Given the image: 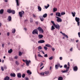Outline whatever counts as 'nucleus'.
Masks as SVG:
<instances>
[{
	"mask_svg": "<svg viewBox=\"0 0 80 80\" xmlns=\"http://www.w3.org/2000/svg\"><path fill=\"white\" fill-rule=\"evenodd\" d=\"M75 20L77 23L78 26H80V18L78 17H76L75 18Z\"/></svg>",
	"mask_w": 80,
	"mask_h": 80,
	"instance_id": "nucleus-1",
	"label": "nucleus"
},
{
	"mask_svg": "<svg viewBox=\"0 0 80 80\" xmlns=\"http://www.w3.org/2000/svg\"><path fill=\"white\" fill-rule=\"evenodd\" d=\"M56 18H57V22H62V19H61L60 18H59V17H56Z\"/></svg>",
	"mask_w": 80,
	"mask_h": 80,
	"instance_id": "nucleus-2",
	"label": "nucleus"
},
{
	"mask_svg": "<svg viewBox=\"0 0 80 80\" xmlns=\"http://www.w3.org/2000/svg\"><path fill=\"white\" fill-rule=\"evenodd\" d=\"M32 33L33 35H35V34H37V35H38V30L37 29L34 30L32 32Z\"/></svg>",
	"mask_w": 80,
	"mask_h": 80,
	"instance_id": "nucleus-3",
	"label": "nucleus"
},
{
	"mask_svg": "<svg viewBox=\"0 0 80 80\" xmlns=\"http://www.w3.org/2000/svg\"><path fill=\"white\" fill-rule=\"evenodd\" d=\"M38 31L40 33H43V30L41 28V27H39L38 28Z\"/></svg>",
	"mask_w": 80,
	"mask_h": 80,
	"instance_id": "nucleus-4",
	"label": "nucleus"
},
{
	"mask_svg": "<svg viewBox=\"0 0 80 80\" xmlns=\"http://www.w3.org/2000/svg\"><path fill=\"white\" fill-rule=\"evenodd\" d=\"M54 27H55L56 29L60 30V26L58 24H55V25L54 26Z\"/></svg>",
	"mask_w": 80,
	"mask_h": 80,
	"instance_id": "nucleus-5",
	"label": "nucleus"
},
{
	"mask_svg": "<svg viewBox=\"0 0 80 80\" xmlns=\"http://www.w3.org/2000/svg\"><path fill=\"white\" fill-rule=\"evenodd\" d=\"M24 12L23 11L19 12V14L20 17H23V15L24 14Z\"/></svg>",
	"mask_w": 80,
	"mask_h": 80,
	"instance_id": "nucleus-6",
	"label": "nucleus"
},
{
	"mask_svg": "<svg viewBox=\"0 0 80 80\" xmlns=\"http://www.w3.org/2000/svg\"><path fill=\"white\" fill-rule=\"evenodd\" d=\"M25 62L27 66H29V63H31V61L30 60L28 61L27 60H25Z\"/></svg>",
	"mask_w": 80,
	"mask_h": 80,
	"instance_id": "nucleus-7",
	"label": "nucleus"
},
{
	"mask_svg": "<svg viewBox=\"0 0 80 80\" xmlns=\"http://www.w3.org/2000/svg\"><path fill=\"white\" fill-rule=\"evenodd\" d=\"M60 33H61V34H62V35L63 36H64L65 37H66L67 38H68V36L67 35L65 34V33L62 32V31L60 32Z\"/></svg>",
	"mask_w": 80,
	"mask_h": 80,
	"instance_id": "nucleus-8",
	"label": "nucleus"
},
{
	"mask_svg": "<svg viewBox=\"0 0 80 80\" xmlns=\"http://www.w3.org/2000/svg\"><path fill=\"white\" fill-rule=\"evenodd\" d=\"M68 68H66V70H64L63 71V70H62L61 72L62 73H66V72H68Z\"/></svg>",
	"mask_w": 80,
	"mask_h": 80,
	"instance_id": "nucleus-9",
	"label": "nucleus"
},
{
	"mask_svg": "<svg viewBox=\"0 0 80 80\" xmlns=\"http://www.w3.org/2000/svg\"><path fill=\"white\" fill-rule=\"evenodd\" d=\"M73 70L74 71V72H77V70H78V68L77 67V66H75L73 68Z\"/></svg>",
	"mask_w": 80,
	"mask_h": 80,
	"instance_id": "nucleus-10",
	"label": "nucleus"
},
{
	"mask_svg": "<svg viewBox=\"0 0 80 80\" xmlns=\"http://www.w3.org/2000/svg\"><path fill=\"white\" fill-rule=\"evenodd\" d=\"M45 41L44 40H40L38 42V43H45Z\"/></svg>",
	"mask_w": 80,
	"mask_h": 80,
	"instance_id": "nucleus-11",
	"label": "nucleus"
},
{
	"mask_svg": "<svg viewBox=\"0 0 80 80\" xmlns=\"http://www.w3.org/2000/svg\"><path fill=\"white\" fill-rule=\"evenodd\" d=\"M56 16H58V17H62L61 16V14L59 12H57L56 13Z\"/></svg>",
	"mask_w": 80,
	"mask_h": 80,
	"instance_id": "nucleus-12",
	"label": "nucleus"
},
{
	"mask_svg": "<svg viewBox=\"0 0 80 80\" xmlns=\"http://www.w3.org/2000/svg\"><path fill=\"white\" fill-rule=\"evenodd\" d=\"M18 78H21L22 77V74L20 73H18L17 74Z\"/></svg>",
	"mask_w": 80,
	"mask_h": 80,
	"instance_id": "nucleus-13",
	"label": "nucleus"
},
{
	"mask_svg": "<svg viewBox=\"0 0 80 80\" xmlns=\"http://www.w3.org/2000/svg\"><path fill=\"white\" fill-rule=\"evenodd\" d=\"M39 18H40V20L41 22H43V21L44 20V18H43L42 16H39Z\"/></svg>",
	"mask_w": 80,
	"mask_h": 80,
	"instance_id": "nucleus-14",
	"label": "nucleus"
},
{
	"mask_svg": "<svg viewBox=\"0 0 80 80\" xmlns=\"http://www.w3.org/2000/svg\"><path fill=\"white\" fill-rule=\"evenodd\" d=\"M11 76L12 77H15V76H16V75H15V73H11L10 74Z\"/></svg>",
	"mask_w": 80,
	"mask_h": 80,
	"instance_id": "nucleus-15",
	"label": "nucleus"
},
{
	"mask_svg": "<svg viewBox=\"0 0 80 80\" xmlns=\"http://www.w3.org/2000/svg\"><path fill=\"white\" fill-rule=\"evenodd\" d=\"M38 9L39 12H41L42 11V8L40 6H38Z\"/></svg>",
	"mask_w": 80,
	"mask_h": 80,
	"instance_id": "nucleus-16",
	"label": "nucleus"
},
{
	"mask_svg": "<svg viewBox=\"0 0 80 80\" xmlns=\"http://www.w3.org/2000/svg\"><path fill=\"white\" fill-rule=\"evenodd\" d=\"M8 22H10V21H12V17L9 16L8 17Z\"/></svg>",
	"mask_w": 80,
	"mask_h": 80,
	"instance_id": "nucleus-17",
	"label": "nucleus"
},
{
	"mask_svg": "<svg viewBox=\"0 0 80 80\" xmlns=\"http://www.w3.org/2000/svg\"><path fill=\"white\" fill-rule=\"evenodd\" d=\"M46 47H50V48H52V47L51 46V45L48 44H46L45 45Z\"/></svg>",
	"mask_w": 80,
	"mask_h": 80,
	"instance_id": "nucleus-18",
	"label": "nucleus"
},
{
	"mask_svg": "<svg viewBox=\"0 0 80 80\" xmlns=\"http://www.w3.org/2000/svg\"><path fill=\"white\" fill-rule=\"evenodd\" d=\"M27 73L28 75H30L32 74V72L30 71V70H28L27 71Z\"/></svg>",
	"mask_w": 80,
	"mask_h": 80,
	"instance_id": "nucleus-19",
	"label": "nucleus"
},
{
	"mask_svg": "<svg viewBox=\"0 0 80 80\" xmlns=\"http://www.w3.org/2000/svg\"><path fill=\"white\" fill-rule=\"evenodd\" d=\"M10 79V78L8 76H7L5 77L4 78V80H9Z\"/></svg>",
	"mask_w": 80,
	"mask_h": 80,
	"instance_id": "nucleus-20",
	"label": "nucleus"
},
{
	"mask_svg": "<svg viewBox=\"0 0 80 80\" xmlns=\"http://www.w3.org/2000/svg\"><path fill=\"white\" fill-rule=\"evenodd\" d=\"M38 37L39 38H42V37H43V36L42 34H39L38 36Z\"/></svg>",
	"mask_w": 80,
	"mask_h": 80,
	"instance_id": "nucleus-21",
	"label": "nucleus"
},
{
	"mask_svg": "<svg viewBox=\"0 0 80 80\" xmlns=\"http://www.w3.org/2000/svg\"><path fill=\"white\" fill-rule=\"evenodd\" d=\"M7 12L8 13H12V10L11 9H8L7 11Z\"/></svg>",
	"mask_w": 80,
	"mask_h": 80,
	"instance_id": "nucleus-22",
	"label": "nucleus"
},
{
	"mask_svg": "<svg viewBox=\"0 0 80 80\" xmlns=\"http://www.w3.org/2000/svg\"><path fill=\"white\" fill-rule=\"evenodd\" d=\"M49 73H50V71H45L44 72V73L46 75H48L49 74Z\"/></svg>",
	"mask_w": 80,
	"mask_h": 80,
	"instance_id": "nucleus-23",
	"label": "nucleus"
},
{
	"mask_svg": "<svg viewBox=\"0 0 80 80\" xmlns=\"http://www.w3.org/2000/svg\"><path fill=\"white\" fill-rule=\"evenodd\" d=\"M63 77L62 76H60L58 78V80H63Z\"/></svg>",
	"mask_w": 80,
	"mask_h": 80,
	"instance_id": "nucleus-24",
	"label": "nucleus"
},
{
	"mask_svg": "<svg viewBox=\"0 0 80 80\" xmlns=\"http://www.w3.org/2000/svg\"><path fill=\"white\" fill-rule=\"evenodd\" d=\"M16 2L17 3V7H18V6H19V3H18V0H16Z\"/></svg>",
	"mask_w": 80,
	"mask_h": 80,
	"instance_id": "nucleus-25",
	"label": "nucleus"
},
{
	"mask_svg": "<svg viewBox=\"0 0 80 80\" xmlns=\"http://www.w3.org/2000/svg\"><path fill=\"white\" fill-rule=\"evenodd\" d=\"M16 31V30H15V29L13 28L12 29V33H15V32Z\"/></svg>",
	"mask_w": 80,
	"mask_h": 80,
	"instance_id": "nucleus-26",
	"label": "nucleus"
},
{
	"mask_svg": "<svg viewBox=\"0 0 80 80\" xmlns=\"http://www.w3.org/2000/svg\"><path fill=\"white\" fill-rule=\"evenodd\" d=\"M13 51V50H12V49H11L10 50H9L8 51V53H11Z\"/></svg>",
	"mask_w": 80,
	"mask_h": 80,
	"instance_id": "nucleus-27",
	"label": "nucleus"
},
{
	"mask_svg": "<svg viewBox=\"0 0 80 80\" xmlns=\"http://www.w3.org/2000/svg\"><path fill=\"white\" fill-rule=\"evenodd\" d=\"M47 17V13H45L42 16V17H43V18H46Z\"/></svg>",
	"mask_w": 80,
	"mask_h": 80,
	"instance_id": "nucleus-28",
	"label": "nucleus"
},
{
	"mask_svg": "<svg viewBox=\"0 0 80 80\" xmlns=\"http://www.w3.org/2000/svg\"><path fill=\"white\" fill-rule=\"evenodd\" d=\"M72 14L73 17H74L75 16V14H76V13L75 12H72Z\"/></svg>",
	"mask_w": 80,
	"mask_h": 80,
	"instance_id": "nucleus-29",
	"label": "nucleus"
},
{
	"mask_svg": "<svg viewBox=\"0 0 80 80\" xmlns=\"http://www.w3.org/2000/svg\"><path fill=\"white\" fill-rule=\"evenodd\" d=\"M49 7H50V5H49V4H48V6H44V7L45 8H46V9H47V8H48Z\"/></svg>",
	"mask_w": 80,
	"mask_h": 80,
	"instance_id": "nucleus-30",
	"label": "nucleus"
},
{
	"mask_svg": "<svg viewBox=\"0 0 80 80\" xmlns=\"http://www.w3.org/2000/svg\"><path fill=\"white\" fill-rule=\"evenodd\" d=\"M3 9H2L0 10V14H3Z\"/></svg>",
	"mask_w": 80,
	"mask_h": 80,
	"instance_id": "nucleus-31",
	"label": "nucleus"
},
{
	"mask_svg": "<svg viewBox=\"0 0 80 80\" xmlns=\"http://www.w3.org/2000/svg\"><path fill=\"white\" fill-rule=\"evenodd\" d=\"M55 27H54L53 26H52L51 30L52 31L53 30H54V29H55Z\"/></svg>",
	"mask_w": 80,
	"mask_h": 80,
	"instance_id": "nucleus-32",
	"label": "nucleus"
},
{
	"mask_svg": "<svg viewBox=\"0 0 80 80\" xmlns=\"http://www.w3.org/2000/svg\"><path fill=\"white\" fill-rule=\"evenodd\" d=\"M53 11L54 12H56V11H57V8H53Z\"/></svg>",
	"mask_w": 80,
	"mask_h": 80,
	"instance_id": "nucleus-33",
	"label": "nucleus"
},
{
	"mask_svg": "<svg viewBox=\"0 0 80 80\" xmlns=\"http://www.w3.org/2000/svg\"><path fill=\"white\" fill-rule=\"evenodd\" d=\"M11 13H12V14H15V11L14 10H12Z\"/></svg>",
	"mask_w": 80,
	"mask_h": 80,
	"instance_id": "nucleus-34",
	"label": "nucleus"
},
{
	"mask_svg": "<svg viewBox=\"0 0 80 80\" xmlns=\"http://www.w3.org/2000/svg\"><path fill=\"white\" fill-rule=\"evenodd\" d=\"M38 50H42V48L41 46H40L38 47Z\"/></svg>",
	"mask_w": 80,
	"mask_h": 80,
	"instance_id": "nucleus-35",
	"label": "nucleus"
},
{
	"mask_svg": "<svg viewBox=\"0 0 80 80\" xmlns=\"http://www.w3.org/2000/svg\"><path fill=\"white\" fill-rule=\"evenodd\" d=\"M15 63L17 65H19V62H18V61H16Z\"/></svg>",
	"mask_w": 80,
	"mask_h": 80,
	"instance_id": "nucleus-36",
	"label": "nucleus"
},
{
	"mask_svg": "<svg viewBox=\"0 0 80 80\" xmlns=\"http://www.w3.org/2000/svg\"><path fill=\"white\" fill-rule=\"evenodd\" d=\"M65 12H62L61 13V15L62 16V15H65Z\"/></svg>",
	"mask_w": 80,
	"mask_h": 80,
	"instance_id": "nucleus-37",
	"label": "nucleus"
},
{
	"mask_svg": "<svg viewBox=\"0 0 80 80\" xmlns=\"http://www.w3.org/2000/svg\"><path fill=\"white\" fill-rule=\"evenodd\" d=\"M51 22L53 24V26H54L55 25V24L54 22V21H51Z\"/></svg>",
	"mask_w": 80,
	"mask_h": 80,
	"instance_id": "nucleus-38",
	"label": "nucleus"
},
{
	"mask_svg": "<svg viewBox=\"0 0 80 80\" xmlns=\"http://www.w3.org/2000/svg\"><path fill=\"white\" fill-rule=\"evenodd\" d=\"M22 53L21 52H19V56H22Z\"/></svg>",
	"mask_w": 80,
	"mask_h": 80,
	"instance_id": "nucleus-39",
	"label": "nucleus"
},
{
	"mask_svg": "<svg viewBox=\"0 0 80 80\" xmlns=\"http://www.w3.org/2000/svg\"><path fill=\"white\" fill-rule=\"evenodd\" d=\"M53 56H51L49 58V59L51 60L53 59Z\"/></svg>",
	"mask_w": 80,
	"mask_h": 80,
	"instance_id": "nucleus-40",
	"label": "nucleus"
},
{
	"mask_svg": "<svg viewBox=\"0 0 80 80\" xmlns=\"http://www.w3.org/2000/svg\"><path fill=\"white\" fill-rule=\"evenodd\" d=\"M25 74H23L22 75V78H25Z\"/></svg>",
	"mask_w": 80,
	"mask_h": 80,
	"instance_id": "nucleus-41",
	"label": "nucleus"
},
{
	"mask_svg": "<svg viewBox=\"0 0 80 80\" xmlns=\"http://www.w3.org/2000/svg\"><path fill=\"white\" fill-rule=\"evenodd\" d=\"M4 69H5V70H6V69H7V66L5 65H4Z\"/></svg>",
	"mask_w": 80,
	"mask_h": 80,
	"instance_id": "nucleus-42",
	"label": "nucleus"
},
{
	"mask_svg": "<svg viewBox=\"0 0 80 80\" xmlns=\"http://www.w3.org/2000/svg\"><path fill=\"white\" fill-rule=\"evenodd\" d=\"M55 68L56 69H58V66H57V65L56 64L55 65Z\"/></svg>",
	"mask_w": 80,
	"mask_h": 80,
	"instance_id": "nucleus-43",
	"label": "nucleus"
},
{
	"mask_svg": "<svg viewBox=\"0 0 80 80\" xmlns=\"http://www.w3.org/2000/svg\"><path fill=\"white\" fill-rule=\"evenodd\" d=\"M44 48L46 51L47 50V49H48V48L47 47H44Z\"/></svg>",
	"mask_w": 80,
	"mask_h": 80,
	"instance_id": "nucleus-44",
	"label": "nucleus"
},
{
	"mask_svg": "<svg viewBox=\"0 0 80 80\" xmlns=\"http://www.w3.org/2000/svg\"><path fill=\"white\" fill-rule=\"evenodd\" d=\"M1 70H2V71H3L4 70V69L3 68V67L1 66Z\"/></svg>",
	"mask_w": 80,
	"mask_h": 80,
	"instance_id": "nucleus-45",
	"label": "nucleus"
},
{
	"mask_svg": "<svg viewBox=\"0 0 80 80\" xmlns=\"http://www.w3.org/2000/svg\"><path fill=\"white\" fill-rule=\"evenodd\" d=\"M68 67L67 68H68V69H69V68H70V63L69 62H68Z\"/></svg>",
	"mask_w": 80,
	"mask_h": 80,
	"instance_id": "nucleus-46",
	"label": "nucleus"
},
{
	"mask_svg": "<svg viewBox=\"0 0 80 80\" xmlns=\"http://www.w3.org/2000/svg\"><path fill=\"white\" fill-rule=\"evenodd\" d=\"M30 22L31 23H32L33 22V19L31 18L30 19Z\"/></svg>",
	"mask_w": 80,
	"mask_h": 80,
	"instance_id": "nucleus-47",
	"label": "nucleus"
},
{
	"mask_svg": "<svg viewBox=\"0 0 80 80\" xmlns=\"http://www.w3.org/2000/svg\"><path fill=\"white\" fill-rule=\"evenodd\" d=\"M64 68H67V65L65 64L64 66Z\"/></svg>",
	"mask_w": 80,
	"mask_h": 80,
	"instance_id": "nucleus-48",
	"label": "nucleus"
},
{
	"mask_svg": "<svg viewBox=\"0 0 80 80\" xmlns=\"http://www.w3.org/2000/svg\"><path fill=\"white\" fill-rule=\"evenodd\" d=\"M38 56L39 57H43V56H41L40 54H38Z\"/></svg>",
	"mask_w": 80,
	"mask_h": 80,
	"instance_id": "nucleus-49",
	"label": "nucleus"
},
{
	"mask_svg": "<svg viewBox=\"0 0 80 80\" xmlns=\"http://www.w3.org/2000/svg\"><path fill=\"white\" fill-rule=\"evenodd\" d=\"M33 15V17H34V18H36V17H37V16H36V15H35L34 14H32Z\"/></svg>",
	"mask_w": 80,
	"mask_h": 80,
	"instance_id": "nucleus-50",
	"label": "nucleus"
},
{
	"mask_svg": "<svg viewBox=\"0 0 80 80\" xmlns=\"http://www.w3.org/2000/svg\"><path fill=\"white\" fill-rule=\"evenodd\" d=\"M70 52H72L73 51V48H71L70 49Z\"/></svg>",
	"mask_w": 80,
	"mask_h": 80,
	"instance_id": "nucleus-51",
	"label": "nucleus"
},
{
	"mask_svg": "<svg viewBox=\"0 0 80 80\" xmlns=\"http://www.w3.org/2000/svg\"><path fill=\"white\" fill-rule=\"evenodd\" d=\"M35 59L36 60H38L37 58V56H36V54H35Z\"/></svg>",
	"mask_w": 80,
	"mask_h": 80,
	"instance_id": "nucleus-52",
	"label": "nucleus"
},
{
	"mask_svg": "<svg viewBox=\"0 0 80 80\" xmlns=\"http://www.w3.org/2000/svg\"><path fill=\"white\" fill-rule=\"evenodd\" d=\"M44 57H48V55H47V54H46L44 55Z\"/></svg>",
	"mask_w": 80,
	"mask_h": 80,
	"instance_id": "nucleus-53",
	"label": "nucleus"
},
{
	"mask_svg": "<svg viewBox=\"0 0 80 80\" xmlns=\"http://www.w3.org/2000/svg\"><path fill=\"white\" fill-rule=\"evenodd\" d=\"M15 59H17L18 58V56H16L14 57Z\"/></svg>",
	"mask_w": 80,
	"mask_h": 80,
	"instance_id": "nucleus-54",
	"label": "nucleus"
},
{
	"mask_svg": "<svg viewBox=\"0 0 80 80\" xmlns=\"http://www.w3.org/2000/svg\"><path fill=\"white\" fill-rule=\"evenodd\" d=\"M41 52H42L43 54L45 55V52H44L42 50H41Z\"/></svg>",
	"mask_w": 80,
	"mask_h": 80,
	"instance_id": "nucleus-55",
	"label": "nucleus"
},
{
	"mask_svg": "<svg viewBox=\"0 0 80 80\" xmlns=\"http://www.w3.org/2000/svg\"><path fill=\"white\" fill-rule=\"evenodd\" d=\"M7 35L8 36H9V35H10V32H8L7 33Z\"/></svg>",
	"mask_w": 80,
	"mask_h": 80,
	"instance_id": "nucleus-56",
	"label": "nucleus"
},
{
	"mask_svg": "<svg viewBox=\"0 0 80 80\" xmlns=\"http://www.w3.org/2000/svg\"><path fill=\"white\" fill-rule=\"evenodd\" d=\"M63 59V58H62V57H60L59 58V59L60 60H62V59Z\"/></svg>",
	"mask_w": 80,
	"mask_h": 80,
	"instance_id": "nucleus-57",
	"label": "nucleus"
},
{
	"mask_svg": "<svg viewBox=\"0 0 80 80\" xmlns=\"http://www.w3.org/2000/svg\"><path fill=\"white\" fill-rule=\"evenodd\" d=\"M52 51H55V49L53 48H52Z\"/></svg>",
	"mask_w": 80,
	"mask_h": 80,
	"instance_id": "nucleus-58",
	"label": "nucleus"
},
{
	"mask_svg": "<svg viewBox=\"0 0 80 80\" xmlns=\"http://www.w3.org/2000/svg\"><path fill=\"white\" fill-rule=\"evenodd\" d=\"M57 65L58 66V67H59L60 66V63H58L57 64Z\"/></svg>",
	"mask_w": 80,
	"mask_h": 80,
	"instance_id": "nucleus-59",
	"label": "nucleus"
},
{
	"mask_svg": "<svg viewBox=\"0 0 80 80\" xmlns=\"http://www.w3.org/2000/svg\"><path fill=\"white\" fill-rule=\"evenodd\" d=\"M41 75H44V72H42L41 73Z\"/></svg>",
	"mask_w": 80,
	"mask_h": 80,
	"instance_id": "nucleus-60",
	"label": "nucleus"
},
{
	"mask_svg": "<svg viewBox=\"0 0 80 80\" xmlns=\"http://www.w3.org/2000/svg\"><path fill=\"white\" fill-rule=\"evenodd\" d=\"M4 1L5 2H8V0H4Z\"/></svg>",
	"mask_w": 80,
	"mask_h": 80,
	"instance_id": "nucleus-61",
	"label": "nucleus"
},
{
	"mask_svg": "<svg viewBox=\"0 0 80 80\" xmlns=\"http://www.w3.org/2000/svg\"><path fill=\"white\" fill-rule=\"evenodd\" d=\"M43 65V63H41L40 65V67H42Z\"/></svg>",
	"mask_w": 80,
	"mask_h": 80,
	"instance_id": "nucleus-62",
	"label": "nucleus"
},
{
	"mask_svg": "<svg viewBox=\"0 0 80 80\" xmlns=\"http://www.w3.org/2000/svg\"><path fill=\"white\" fill-rule=\"evenodd\" d=\"M24 29L26 31H27V28H24Z\"/></svg>",
	"mask_w": 80,
	"mask_h": 80,
	"instance_id": "nucleus-63",
	"label": "nucleus"
},
{
	"mask_svg": "<svg viewBox=\"0 0 80 80\" xmlns=\"http://www.w3.org/2000/svg\"><path fill=\"white\" fill-rule=\"evenodd\" d=\"M26 80H28V78H26Z\"/></svg>",
	"mask_w": 80,
	"mask_h": 80,
	"instance_id": "nucleus-64",
	"label": "nucleus"
}]
</instances>
